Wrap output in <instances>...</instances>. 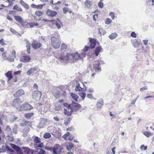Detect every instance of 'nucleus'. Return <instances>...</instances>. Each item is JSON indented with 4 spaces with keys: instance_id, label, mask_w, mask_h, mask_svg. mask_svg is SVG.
<instances>
[{
    "instance_id": "obj_2",
    "label": "nucleus",
    "mask_w": 154,
    "mask_h": 154,
    "mask_svg": "<svg viewBox=\"0 0 154 154\" xmlns=\"http://www.w3.org/2000/svg\"><path fill=\"white\" fill-rule=\"evenodd\" d=\"M105 64L104 61L102 60L94 61L93 63V66L95 72H100L101 71V66Z\"/></svg>"
},
{
    "instance_id": "obj_48",
    "label": "nucleus",
    "mask_w": 154,
    "mask_h": 154,
    "mask_svg": "<svg viewBox=\"0 0 154 154\" xmlns=\"http://www.w3.org/2000/svg\"><path fill=\"white\" fill-rule=\"evenodd\" d=\"M7 137H8L9 140L10 141L12 142L13 141L14 139V137L13 136H10L9 135H7Z\"/></svg>"
},
{
    "instance_id": "obj_42",
    "label": "nucleus",
    "mask_w": 154,
    "mask_h": 154,
    "mask_svg": "<svg viewBox=\"0 0 154 154\" xmlns=\"http://www.w3.org/2000/svg\"><path fill=\"white\" fill-rule=\"evenodd\" d=\"M5 60H8L11 62H13L14 61V58L12 56L6 58V59H5Z\"/></svg>"
},
{
    "instance_id": "obj_6",
    "label": "nucleus",
    "mask_w": 154,
    "mask_h": 154,
    "mask_svg": "<svg viewBox=\"0 0 154 154\" xmlns=\"http://www.w3.org/2000/svg\"><path fill=\"white\" fill-rule=\"evenodd\" d=\"M10 145L16 151L17 154H23L20 147L13 143H11Z\"/></svg>"
},
{
    "instance_id": "obj_45",
    "label": "nucleus",
    "mask_w": 154,
    "mask_h": 154,
    "mask_svg": "<svg viewBox=\"0 0 154 154\" xmlns=\"http://www.w3.org/2000/svg\"><path fill=\"white\" fill-rule=\"evenodd\" d=\"M112 22V20L109 18H107L106 19L105 22V23L106 24L108 25L111 23Z\"/></svg>"
},
{
    "instance_id": "obj_24",
    "label": "nucleus",
    "mask_w": 154,
    "mask_h": 154,
    "mask_svg": "<svg viewBox=\"0 0 154 154\" xmlns=\"http://www.w3.org/2000/svg\"><path fill=\"white\" fill-rule=\"evenodd\" d=\"M14 18L16 20L17 22L21 23H23V20L20 16H14Z\"/></svg>"
},
{
    "instance_id": "obj_21",
    "label": "nucleus",
    "mask_w": 154,
    "mask_h": 154,
    "mask_svg": "<svg viewBox=\"0 0 154 154\" xmlns=\"http://www.w3.org/2000/svg\"><path fill=\"white\" fill-rule=\"evenodd\" d=\"M20 3L26 9L28 10L29 8V6L23 0H20Z\"/></svg>"
},
{
    "instance_id": "obj_33",
    "label": "nucleus",
    "mask_w": 154,
    "mask_h": 154,
    "mask_svg": "<svg viewBox=\"0 0 154 154\" xmlns=\"http://www.w3.org/2000/svg\"><path fill=\"white\" fill-rule=\"evenodd\" d=\"M117 36V34L116 33H113L109 35V37L111 39H113L115 38Z\"/></svg>"
},
{
    "instance_id": "obj_23",
    "label": "nucleus",
    "mask_w": 154,
    "mask_h": 154,
    "mask_svg": "<svg viewBox=\"0 0 154 154\" xmlns=\"http://www.w3.org/2000/svg\"><path fill=\"white\" fill-rule=\"evenodd\" d=\"M36 70L37 68L36 67H34L33 68H31L27 71V74L28 75H29L31 73H33Z\"/></svg>"
},
{
    "instance_id": "obj_34",
    "label": "nucleus",
    "mask_w": 154,
    "mask_h": 154,
    "mask_svg": "<svg viewBox=\"0 0 154 154\" xmlns=\"http://www.w3.org/2000/svg\"><path fill=\"white\" fill-rule=\"evenodd\" d=\"M43 146V143H40L37 144L35 143L34 145V146L35 148L39 147L42 148Z\"/></svg>"
},
{
    "instance_id": "obj_18",
    "label": "nucleus",
    "mask_w": 154,
    "mask_h": 154,
    "mask_svg": "<svg viewBox=\"0 0 154 154\" xmlns=\"http://www.w3.org/2000/svg\"><path fill=\"white\" fill-rule=\"evenodd\" d=\"M103 105V99H101L99 100L97 103V107L98 108H101V107Z\"/></svg>"
},
{
    "instance_id": "obj_46",
    "label": "nucleus",
    "mask_w": 154,
    "mask_h": 154,
    "mask_svg": "<svg viewBox=\"0 0 154 154\" xmlns=\"http://www.w3.org/2000/svg\"><path fill=\"white\" fill-rule=\"evenodd\" d=\"M24 41L26 43V47L30 46V42L28 41V40L27 39H25L24 40Z\"/></svg>"
},
{
    "instance_id": "obj_12",
    "label": "nucleus",
    "mask_w": 154,
    "mask_h": 154,
    "mask_svg": "<svg viewBox=\"0 0 154 154\" xmlns=\"http://www.w3.org/2000/svg\"><path fill=\"white\" fill-rule=\"evenodd\" d=\"M22 103L20 98H17L14 100L12 106L15 107H18Z\"/></svg>"
},
{
    "instance_id": "obj_3",
    "label": "nucleus",
    "mask_w": 154,
    "mask_h": 154,
    "mask_svg": "<svg viewBox=\"0 0 154 154\" xmlns=\"http://www.w3.org/2000/svg\"><path fill=\"white\" fill-rule=\"evenodd\" d=\"M51 45L55 49L58 48L60 46V39L54 36L51 37Z\"/></svg>"
},
{
    "instance_id": "obj_31",
    "label": "nucleus",
    "mask_w": 154,
    "mask_h": 154,
    "mask_svg": "<svg viewBox=\"0 0 154 154\" xmlns=\"http://www.w3.org/2000/svg\"><path fill=\"white\" fill-rule=\"evenodd\" d=\"M34 114L33 112H29L26 113L25 114V117L27 119H29Z\"/></svg>"
},
{
    "instance_id": "obj_8",
    "label": "nucleus",
    "mask_w": 154,
    "mask_h": 154,
    "mask_svg": "<svg viewBox=\"0 0 154 154\" xmlns=\"http://www.w3.org/2000/svg\"><path fill=\"white\" fill-rule=\"evenodd\" d=\"M47 121V119L44 118H41L39 121V125H37V127L39 128H43L45 125Z\"/></svg>"
},
{
    "instance_id": "obj_17",
    "label": "nucleus",
    "mask_w": 154,
    "mask_h": 154,
    "mask_svg": "<svg viewBox=\"0 0 154 154\" xmlns=\"http://www.w3.org/2000/svg\"><path fill=\"white\" fill-rule=\"evenodd\" d=\"M42 45L39 43L34 42L32 44V47L34 49H36L42 46Z\"/></svg>"
},
{
    "instance_id": "obj_60",
    "label": "nucleus",
    "mask_w": 154,
    "mask_h": 154,
    "mask_svg": "<svg viewBox=\"0 0 154 154\" xmlns=\"http://www.w3.org/2000/svg\"><path fill=\"white\" fill-rule=\"evenodd\" d=\"M138 51H141L142 53H144L146 52V50L145 49L144 47H143L141 50H139Z\"/></svg>"
},
{
    "instance_id": "obj_13",
    "label": "nucleus",
    "mask_w": 154,
    "mask_h": 154,
    "mask_svg": "<svg viewBox=\"0 0 154 154\" xmlns=\"http://www.w3.org/2000/svg\"><path fill=\"white\" fill-rule=\"evenodd\" d=\"M90 39L89 42L90 43V47L91 49L94 48L97 43V40L96 39H93L91 38Z\"/></svg>"
},
{
    "instance_id": "obj_62",
    "label": "nucleus",
    "mask_w": 154,
    "mask_h": 154,
    "mask_svg": "<svg viewBox=\"0 0 154 154\" xmlns=\"http://www.w3.org/2000/svg\"><path fill=\"white\" fill-rule=\"evenodd\" d=\"M10 30L13 34H15L17 33V32L16 30L11 28H10Z\"/></svg>"
},
{
    "instance_id": "obj_56",
    "label": "nucleus",
    "mask_w": 154,
    "mask_h": 154,
    "mask_svg": "<svg viewBox=\"0 0 154 154\" xmlns=\"http://www.w3.org/2000/svg\"><path fill=\"white\" fill-rule=\"evenodd\" d=\"M63 12L64 13L66 14L69 11V9L68 8H63Z\"/></svg>"
},
{
    "instance_id": "obj_43",
    "label": "nucleus",
    "mask_w": 154,
    "mask_h": 154,
    "mask_svg": "<svg viewBox=\"0 0 154 154\" xmlns=\"http://www.w3.org/2000/svg\"><path fill=\"white\" fill-rule=\"evenodd\" d=\"M143 134L145 136L147 137H149L152 134L150 132L145 131L143 133Z\"/></svg>"
},
{
    "instance_id": "obj_15",
    "label": "nucleus",
    "mask_w": 154,
    "mask_h": 154,
    "mask_svg": "<svg viewBox=\"0 0 154 154\" xmlns=\"http://www.w3.org/2000/svg\"><path fill=\"white\" fill-rule=\"evenodd\" d=\"M32 125V123L30 122L27 121L25 120H23L20 123V125L22 126H25L27 125L31 127Z\"/></svg>"
},
{
    "instance_id": "obj_19",
    "label": "nucleus",
    "mask_w": 154,
    "mask_h": 154,
    "mask_svg": "<svg viewBox=\"0 0 154 154\" xmlns=\"http://www.w3.org/2000/svg\"><path fill=\"white\" fill-rule=\"evenodd\" d=\"M131 43L135 47H137L138 45L140 44V40L139 41L137 40L136 39H134L131 40Z\"/></svg>"
},
{
    "instance_id": "obj_53",
    "label": "nucleus",
    "mask_w": 154,
    "mask_h": 154,
    "mask_svg": "<svg viewBox=\"0 0 154 154\" xmlns=\"http://www.w3.org/2000/svg\"><path fill=\"white\" fill-rule=\"evenodd\" d=\"M75 129L73 126H71L70 127L66 129L67 131H74Z\"/></svg>"
},
{
    "instance_id": "obj_26",
    "label": "nucleus",
    "mask_w": 154,
    "mask_h": 154,
    "mask_svg": "<svg viewBox=\"0 0 154 154\" xmlns=\"http://www.w3.org/2000/svg\"><path fill=\"white\" fill-rule=\"evenodd\" d=\"M71 96L73 100H74L76 102L78 101V98L79 97L78 95L76 94L73 93H71Z\"/></svg>"
},
{
    "instance_id": "obj_11",
    "label": "nucleus",
    "mask_w": 154,
    "mask_h": 154,
    "mask_svg": "<svg viewBox=\"0 0 154 154\" xmlns=\"http://www.w3.org/2000/svg\"><path fill=\"white\" fill-rule=\"evenodd\" d=\"M71 106L73 108V111L76 112L80 108L81 106L79 104L73 101H72Z\"/></svg>"
},
{
    "instance_id": "obj_4",
    "label": "nucleus",
    "mask_w": 154,
    "mask_h": 154,
    "mask_svg": "<svg viewBox=\"0 0 154 154\" xmlns=\"http://www.w3.org/2000/svg\"><path fill=\"white\" fill-rule=\"evenodd\" d=\"M63 149V147L59 144H57L54 146L53 149V154H60Z\"/></svg>"
},
{
    "instance_id": "obj_64",
    "label": "nucleus",
    "mask_w": 154,
    "mask_h": 154,
    "mask_svg": "<svg viewBox=\"0 0 154 154\" xmlns=\"http://www.w3.org/2000/svg\"><path fill=\"white\" fill-rule=\"evenodd\" d=\"M147 89V86H145L144 87H143L140 88V91H143L144 90Z\"/></svg>"
},
{
    "instance_id": "obj_50",
    "label": "nucleus",
    "mask_w": 154,
    "mask_h": 154,
    "mask_svg": "<svg viewBox=\"0 0 154 154\" xmlns=\"http://www.w3.org/2000/svg\"><path fill=\"white\" fill-rule=\"evenodd\" d=\"M67 46L64 43H63L61 44V50H65L66 49Z\"/></svg>"
},
{
    "instance_id": "obj_40",
    "label": "nucleus",
    "mask_w": 154,
    "mask_h": 154,
    "mask_svg": "<svg viewBox=\"0 0 154 154\" xmlns=\"http://www.w3.org/2000/svg\"><path fill=\"white\" fill-rule=\"evenodd\" d=\"M74 145L73 143H71L69 144L68 146H67V149L69 151H70L71 149L73 147Z\"/></svg>"
},
{
    "instance_id": "obj_20",
    "label": "nucleus",
    "mask_w": 154,
    "mask_h": 154,
    "mask_svg": "<svg viewBox=\"0 0 154 154\" xmlns=\"http://www.w3.org/2000/svg\"><path fill=\"white\" fill-rule=\"evenodd\" d=\"M63 106V103L57 102L55 104V109L56 110H59Z\"/></svg>"
},
{
    "instance_id": "obj_22",
    "label": "nucleus",
    "mask_w": 154,
    "mask_h": 154,
    "mask_svg": "<svg viewBox=\"0 0 154 154\" xmlns=\"http://www.w3.org/2000/svg\"><path fill=\"white\" fill-rule=\"evenodd\" d=\"M101 49V47L100 46L97 47L95 50V54L96 56H97L99 55Z\"/></svg>"
},
{
    "instance_id": "obj_37",
    "label": "nucleus",
    "mask_w": 154,
    "mask_h": 154,
    "mask_svg": "<svg viewBox=\"0 0 154 154\" xmlns=\"http://www.w3.org/2000/svg\"><path fill=\"white\" fill-rule=\"evenodd\" d=\"M28 25L31 27H33L35 26H38V23L35 22H30L28 23Z\"/></svg>"
},
{
    "instance_id": "obj_14",
    "label": "nucleus",
    "mask_w": 154,
    "mask_h": 154,
    "mask_svg": "<svg viewBox=\"0 0 154 154\" xmlns=\"http://www.w3.org/2000/svg\"><path fill=\"white\" fill-rule=\"evenodd\" d=\"M31 59V58L29 55L23 56L20 58V61L21 62H27L29 61Z\"/></svg>"
},
{
    "instance_id": "obj_55",
    "label": "nucleus",
    "mask_w": 154,
    "mask_h": 154,
    "mask_svg": "<svg viewBox=\"0 0 154 154\" xmlns=\"http://www.w3.org/2000/svg\"><path fill=\"white\" fill-rule=\"evenodd\" d=\"M69 135V132H67L65 134L63 135L62 136L63 138L66 140V138L67 136H68Z\"/></svg>"
},
{
    "instance_id": "obj_9",
    "label": "nucleus",
    "mask_w": 154,
    "mask_h": 154,
    "mask_svg": "<svg viewBox=\"0 0 154 154\" xmlns=\"http://www.w3.org/2000/svg\"><path fill=\"white\" fill-rule=\"evenodd\" d=\"M57 14L56 11L49 9L47 10L46 12V14L49 17H54L56 16Z\"/></svg>"
},
{
    "instance_id": "obj_54",
    "label": "nucleus",
    "mask_w": 154,
    "mask_h": 154,
    "mask_svg": "<svg viewBox=\"0 0 154 154\" xmlns=\"http://www.w3.org/2000/svg\"><path fill=\"white\" fill-rule=\"evenodd\" d=\"M87 97L88 98L91 99H92L94 98V97L93 96V95L92 94H87Z\"/></svg>"
},
{
    "instance_id": "obj_35",
    "label": "nucleus",
    "mask_w": 154,
    "mask_h": 154,
    "mask_svg": "<svg viewBox=\"0 0 154 154\" xmlns=\"http://www.w3.org/2000/svg\"><path fill=\"white\" fill-rule=\"evenodd\" d=\"M34 141L35 143L37 144L41 142V139L38 137L36 136L34 139Z\"/></svg>"
},
{
    "instance_id": "obj_7",
    "label": "nucleus",
    "mask_w": 154,
    "mask_h": 154,
    "mask_svg": "<svg viewBox=\"0 0 154 154\" xmlns=\"http://www.w3.org/2000/svg\"><path fill=\"white\" fill-rule=\"evenodd\" d=\"M41 95L42 94L41 92L38 91H35L32 93L33 98L36 100L39 99L41 98Z\"/></svg>"
},
{
    "instance_id": "obj_30",
    "label": "nucleus",
    "mask_w": 154,
    "mask_h": 154,
    "mask_svg": "<svg viewBox=\"0 0 154 154\" xmlns=\"http://www.w3.org/2000/svg\"><path fill=\"white\" fill-rule=\"evenodd\" d=\"M67 108L68 111V115H71L72 114V112L73 111L72 106L70 105Z\"/></svg>"
},
{
    "instance_id": "obj_41",
    "label": "nucleus",
    "mask_w": 154,
    "mask_h": 154,
    "mask_svg": "<svg viewBox=\"0 0 154 154\" xmlns=\"http://www.w3.org/2000/svg\"><path fill=\"white\" fill-rule=\"evenodd\" d=\"M52 21L54 22V23H53V24H55L58 29H59L61 28V26L58 22L54 21V20H53Z\"/></svg>"
},
{
    "instance_id": "obj_36",
    "label": "nucleus",
    "mask_w": 154,
    "mask_h": 154,
    "mask_svg": "<svg viewBox=\"0 0 154 154\" xmlns=\"http://www.w3.org/2000/svg\"><path fill=\"white\" fill-rule=\"evenodd\" d=\"M22 149H24V152L27 154L30 153V149L29 147H23Z\"/></svg>"
},
{
    "instance_id": "obj_28",
    "label": "nucleus",
    "mask_w": 154,
    "mask_h": 154,
    "mask_svg": "<svg viewBox=\"0 0 154 154\" xmlns=\"http://www.w3.org/2000/svg\"><path fill=\"white\" fill-rule=\"evenodd\" d=\"M35 14L38 17L42 16L44 14V13L43 11H36L35 12Z\"/></svg>"
},
{
    "instance_id": "obj_27",
    "label": "nucleus",
    "mask_w": 154,
    "mask_h": 154,
    "mask_svg": "<svg viewBox=\"0 0 154 154\" xmlns=\"http://www.w3.org/2000/svg\"><path fill=\"white\" fill-rule=\"evenodd\" d=\"M5 75L8 78L9 80H10L13 78L11 71H8L7 72L5 73Z\"/></svg>"
},
{
    "instance_id": "obj_59",
    "label": "nucleus",
    "mask_w": 154,
    "mask_h": 154,
    "mask_svg": "<svg viewBox=\"0 0 154 154\" xmlns=\"http://www.w3.org/2000/svg\"><path fill=\"white\" fill-rule=\"evenodd\" d=\"M109 15L111 16L112 19L114 20L115 17L114 14L112 12H110L109 14Z\"/></svg>"
},
{
    "instance_id": "obj_57",
    "label": "nucleus",
    "mask_w": 154,
    "mask_h": 154,
    "mask_svg": "<svg viewBox=\"0 0 154 154\" xmlns=\"http://www.w3.org/2000/svg\"><path fill=\"white\" fill-rule=\"evenodd\" d=\"M131 36L133 37H134V38L136 37V34L134 32H131Z\"/></svg>"
},
{
    "instance_id": "obj_16",
    "label": "nucleus",
    "mask_w": 154,
    "mask_h": 154,
    "mask_svg": "<svg viewBox=\"0 0 154 154\" xmlns=\"http://www.w3.org/2000/svg\"><path fill=\"white\" fill-rule=\"evenodd\" d=\"M86 90V88H83L80 87V84L78 83L77 84L75 90L76 91H85Z\"/></svg>"
},
{
    "instance_id": "obj_49",
    "label": "nucleus",
    "mask_w": 154,
    "mask_h": 154,
    "mask_svg": "<svg viewBox=\"0 0 154 154\" xmlns=\"http://www.w3.org/2000/svg\"><path fill=\"white\" fill-rule=\"evenodd\" d=\"M147 146H145L144 145H142L140 146V149L142 150H145L147 149Z\"/></svg>"
},
{
    "instance_id": "obj_61",
    "label": "nucleus",
    "mask_w": 154,
    "mask_h": 154,
    "mask_svg": "<svg viewBox=\"0 0 154 154\" xmlns=\"http://www.w3.org/2000/svg\"><path fill=\"white\" fill-rule=\"evenodd\" d=\"M45 149L46 150L51 151L52 150H53V148L51 147H49L48 146H46L45 147Z\"/></svg>"
},
{
    "instance_id": "obj_58",
    "label": "nucleus",
    "mask_w": 154,
    "mask_h": 154,
    "mask_svg": "<svg viewBox=\"0 0 154 154\" xmlns=\"http://www.w3.org/2000/svg\"><path fill=\"white\" fill-rule=\"evenodd\" d=\"M43 5H37V7H36V8H37V9H41L43 8Z\"/></svg>"
},
{
    "instance_id": "obj_32",
    "label": "nucleus",
    "mask_w": 154,
    "mask_h": 154,
    "mask_svg": "<svg viewBox=\"0 0 154 154\" xmlns=\"http://www.w3.org/2000/svg\"><path fill=\"white\" fill-rule=\"evenodd\" d=\"M28 129L24 128L23 130V136L24 137H26L27 136L28 133Z\"/></svg>"
},
{
    "instance_id": "obj_39",
    "label": "nucleus",
    "mask_w": 154,
    "mask_h": 154,
    "mask_svg": "<svg viewBox=\"0 0 154 154\" xmlns=\"http://www.w3.org/2000/svg\"><path fill=\"white\" fill-rule=\"evenodd\" d=\"M51 137V134L49 133H46L44 135V137L45 139H48Z\"/></svg>"
},
{
    "instance_id": "obj_10",
    "label": "nucleus",
    "mask_w": 154,
    "mask_h": 154,
    "mask_svg": "<svg viewBox=\"0 0 154 154\" xmlns=\"http://www.w3.org/2000/svg\"><path fill=\"white\" fill-rule=\"evenodd\" d=\"M24 94V91L22 89H20L13 94V96L15 97H18L22 96Z\"/></svg>"
},
{
    "instance_id": "obj_5",
    "label": "nucleus",
    "mask_w": 154,
    "mask_h": 154,
    "mask_svg": "<svg viewBox=\"0 0 154 154\" xmlns=\"http://www.w3.org/2000/svg\"><path fill=\"white\" fill-rule=\"evenodd\" d=\"M33 108V107L30 104L27 103L21 106L19 108L20 110H30Z\"/></svg>"
},
{
    "instance_id": "obj_44",
    "label": "nucleus",
    "mask_w": 154,
    "mask_h": 154,
    "mask_svg": "<svg viewBox=\"0 0 154 154\" xmlns=\"http://www.w3.org/2000/svg\"><path fill=\"white\" fill-rule=\"evenodd\" d=\"M13 9L15 10H17L18 11H22L23 10L20 7H18L17 5H15L14 6Z\"/></svg>"
},
{
    "instance_id": "obj_25",
    "label": "nucleus",
    "mask_w": 154,
    "mask_h": 154,
    "mask_svg": "<svg viewBox=\"0 0 154 154\" xmlns=\"http://www.w3.org/2000/svg\"><path fill=\"white\" fill-rule=\"evenodd\" d=\"M84 3L85 6L88 8H89L92 5L91 2L88 0H86Z\"/></svg>"
},
{
    "instance_id": "obj_1",
    "label": "nucleus",
    "mask_w": 154,
    "mask_h": 154,
    "mask_svg": "<svg viewBox=\"0 0 154 154\" xmlns=\"http://www.w3.org/2000/svg\"><path fill=\"white\" fill-rule=\"evenodd\" d=\"M89 48V46H85L84 49L82 50V52L80 54H79L78 52L70 54L68 53L65 54L63 53L61 54L59 56L58 60L56 61V62L57 64H59V62L62 63H66L69 61L70 59L72 60L71 63L75 62L81 58L85 57L86 54V52Z\"/></svg>"
},
{
    "instance_id": "obj_63",
    "label": "nucleus",
    "mask_w": 154,
    "mask_h": 154,
    "mask_svg": "<svg viewBox=\"0 0 154 154\" xmlns=\"http://www.w3.org/2000/svg\"><path fill=\"white\" fill-rule=\"evenodd\" d=\"M98 15L97 14H96L93 15V19L94 21H96V18L97 17Z\"/></svg>"
},
{
    "instance_id": "obj_47",
    "label": "nucleus",
    "mask_w": 154,
    "mask_h": 154,
    "mask_svg": "<svg viewBox=\"0 0 154 154\" xmlns=\"http://www.w3.org/2000/svg\"><path fill=\"white\" fill-rule=\"evenodd\" d=\"M5 130L7 131L10 132L12 133V129L9 125H7L6 126Z\"/></svg>"
},
{
    "instance_id": "obj_52",
    "label": "nucleus",
    "mask_w": 154,
    "mask_h": 154,
    "mask_svg": "<svg viewBox=\"0 0 154 154\" xmlns=\"http://www.w3.org/2000/svg\"><path fill=\"white\" fill-rule=\"evenodd\" d=\"M40 151L37 154H45V151L42 149H40Z\"/></svg>"
},
{
    "instance_id": "obj_51",
    "label": "nucleus",
    "mask_w": 154,
    "mask_h": 154,
    "mask_svg": "<svg viewBox=\"0 0 154 154\" xmlns=\"http://www.w3.org/2000/svg\"><path fill=\"white\" fill-rule=\"evenodd\" d=\"M98 6L101 8H103V2H101V1H100L98 3Z\"/></svg>"
},
{
    "instance_id": "obj_29",
    "label": "nucleus",
    "mask_w": 154,
    "mask_h": 154,
    "mask_svg": "<svg viewBox=\"0 0 154 154\" xmlns=\"http://www.w3.org/2000/svg\"><path fill=\"white\" fill-rule=\"evenodd\" d=\"M18 127L17 125H14L12 128V132H13L15 134H16L17 133Z\"/></svg>"
},
{
    "instance_id": "obj_38",
    "label": "nucleus",
    "mask_w": 154,
    "mask_h": 154,
    "mask_svg": "<svg viewBox=\"0 0 154 154\" xmlns=\"http://www.w3.org/2000/svg\"><path fill=\"white\" fill-rule=\"evenodd\" d=\"M78 94L81 97L82 100H83L85 98L86 96V93L84 92H81L78 93Z\"/></svg>"
}]
</instances>
